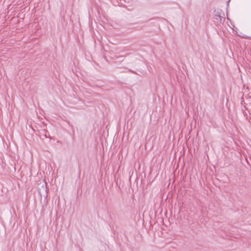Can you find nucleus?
Returning <instances> with one entry per match:
<instances>
[{"label": "nucleus", "instance_id": "obj_1", "mask_svg": "<svg viewBox=\"0 0 251 251\" xmlns=\"http://www.w3.org/2000/svg\"><path fill=\"white\" fill-rule=\"evenodd\" d=\"M47 184L46 182H44L41 186V188H38L39 193L40 194L41 196H43L44 197L47 196Z\"/></svg>", "mask_w": 251, "mask_h": 251}, {"label": "nucleus", "instance_id": "obj_2", "mask_svg": "<svg viewBox=\"0 0 251 251\" xmlns=\"http://www.w3.org/2000/svg\"><path fill=\"white\" fill-rule=\"evenodd\" d=\"M229 1H230V0H228V1L227 2V6L228 5V3H229Z\"/></svg>", "mask_w": 251, "mask_h": 251}]
</instances>
